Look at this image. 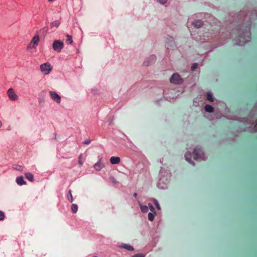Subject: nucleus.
Masks as SVG:
<instances>
[{
    "instance_id": "23",
    "label": "nucleus",
    "mask_w": 257,
    "mask_h": 257,
    "mask_svg": "<svg viewBox=\"0 0 257 257\" xmlns=\"http://www.w3.org/2000/svg\"><path fill=\"white\" fill-rule=\"evenodd\" d=\"M207 99L210 102L213 101V98L210 93H207Z\"/></svg>"
},
{
    "instance_id": "20",
    "label": "nucleus",
    "mask_w": 257,
    "mask_h": 257,
    "mask_svg": "<svg viewBox=\"0 0 257 257\" xmlns=\"http://www.w3.org/2000/svg\"><path fill=\"white\" fill-rule=\"evenodd\" d=\"M191 156H192L191 154L189 152L186 153L185 155L186 161H187L189 163L191 162Z\"/></svg>"
},
{
    "instance_id": "15",
    "label": "nucleus",
    "mask_w": 257,
    "mask_h": 257,
    "mask_svg": "<svg viewBox=\"0 0 257 257\" xmlns=\"http://www.w3.org/2000/svg\"><path fill=\"white\" fill-rule=\"evenodd\" d=\"M205 109L207 112H212L214 110V108L211 105L207 104L205 106Z\"/></svg>"
},
{
    "instance_id": "26",
    "label": "nucleus",
    "mask_w": 257,
    "mask_h": 257,
    "mask_svg": "<svg viewBox=\"0 0 257 257\" xmlns=\"http://www.w3.org/2000/svg\"><path fill=\"white\" fill-rule=\"evenodd\" d=\"M14 168L15 170H18V171H21L23 170V167L21 166L15 165L14 166Z\"/></svg>"
},
{
    "instance_id": "16",
    "label": "nucleus",
    "mask_w": 257,
    "mask_h": 257,
    "mask_svg": "<svg viewBox=\"0 0 257 257\" xmlns=\"http://www.w3.org/2000/svg\"><path fill=\"white\" fill-rule=\"evenodd\" d=\"M121 247L122 248H125L127 249L128 250H133L134 249V247L130 245L126 244H122L121 245Z\"/></svg>"
},
{
    "instance_id": "32",
    "label": "nucleus",
    "mask_w": 257,
    "mask_h": 257,
    "mask_svg": "<svg viewBox=\"0 0 257 257\" xmlns=\"http://www.w3.org/2000/svg\"><path fill=\"white\" fill-rule=\"evenodd\" d=\"M168 0H157V1L162 4H164L167 3Z\"/></svg>"
},
{
    "instance_id": "2",
    "label": "nucleus",
    "mask_w": 257,
    "mask_h": 257,
    "mask_svg": "<svg viewBox=\"0 0 257 257\" xmlns=\"http://www.w3.org/2000/svg\"><path fill=\"white\" fill-rule=\"evenodd\" d=\"M64 43L60 40L54 41L52 47L53 50L57 52H60L64 47Z\"/></svg>"
},
{
    "instance_id": "12",
    "label": "nucleus",
    "mask_w": 257,
    "mask_h": 257,
    "mask_svg": "<svg viewBox=\"0 0 257 257\" xmlns=\"http://www.w3.org/2000/svg\"><path fill=\"white\" fill-rule=\"evenodd\" d=\"M16 182L19 185H23L26 184V182L24 181L23 176H19L16 178Z\"/></svg>"
},
{
    "instance_id": "21",
    "label": "nucleus",
    "mask_w": 257,
    "mask_h": 257,
    "mask_svg": "<svg viewBox=\"0 0 257 257\" xmlns=\"http://www.w3.org/2000/svg\"><path fill=\"white\" fill-rule=\"evenodd\" d=\"M67 199L70 202H72L73 201V197L72 195V192L71 190H69L68 195H67Z\"/></svg>"
},
{
    "instance_id": "27",
    "label": "nucleus",
    "mask_w": 257,
    "mask_h": 257,
    "mask_svg": "<svg viewBox=\"0 0 257 257\" xmlns=\"http://www.w3.org/2000/svg\"><path fill=\"white\" fill-rule=\"evenodd\" d=\"M149 207L151 210V211L153 212L154 213H156L155 212V208L154 207V206H153V205L151 203H149Z\"/></svg>"
},
{
    "instance_id": "35",
    "label": "nucleus",
    "mask_w": 257,
    "mask_h": 257,
    "mask_svg": "<svg viewBox=\"0 0 257 257\" xmlns=\"http://www.w3.org/2000/svg\"><path fill=\"white\" fill-rule=\"evenodd\" d=\"M137 195H138V194H137V193H135L134 194V197H137Z\"/></svg>"
},
{
    "instance_id": "22",
    "label": "nucleus",
    "mask_w": 257,
    "mask_h": 257,
    "mask_svg": "<svg viewBox=\"0 0 257 257\" xmlns=\"http://www.w3.org/2000/svg\"><path fill=\"white\" fill-rule=\"evenodd\" d=\"M141 210L143 212H147L148 211V207L146 205H140Z\"/></svg>"
},
{
    "instance_id": "24",
    "label": "nucleus",
    "mask_w": 257,
    "mask_h": 257,
    "mask_svg": "<svg viewBox=\"0 0 257 257\" xmlns=\"http://www.w3.org/2000/svg\"><path fill=\"white\" fill-rule=\"evenodd\" d=\"M82 157H83L82 154H80L78 157V159H79L78 165H79L80 167H81L83 164V162L81 161V159H82Z\"/></svg>"
},
{
    "instance_id": "18",
    "label": "nucleus",
    "mask_w": 257,
    "mask_h": 257,
    "mask_svg": "<svg viewBox=\"0 0 257 257\" xmlns=\"http://www.w3.org/2000/svg\"><path fill=\"white\" fill-rule=\"evenodd\" d=\"M73 42L72 37L70 35H67V39L66 40V43L67 44L70 45Z\"/></svg>"
},
{
    "instance_id": "4",
    "label": "nucleus",
    "mask_w": 257,
    "mask_h": 257,
    "mask_svg": "<svg viewBox=\"0 0 257 257\" xmlns=\"http://www.w3.org/2000/svg\"><path fill=\"white\" fill-rule=\"evenodd\" d=\"M170 81L171 83L179 84L183 82V80L178 73H175L170 78Z\"/></svg>"
},
{
    "instance_id": "34",
    "label": "nucleus",
    "mask_w": 257,
    "mask_h": 257,
    "mask_svg": "<svg viewBox=\"0 0 257 257\" xmlns=\"http://www.w3.org/2000/svg\"><path fill=\"white\" fill-rule=\"evenodd\" d=\"M170 39H171V40H170V42H167V43H168V46H172V44H172V43H173V42H174V41H173V39L172 38V37H170Z\"/></svg>"
},
{
    "instance_id": "33",
    "label": "nucleus",
    "mask_w": 257,
    "mask_h": 257,
    "mask_svg": "<svg viewBox=\"0 0 257 257\" xmlns=\"http://www.w3.org/2000/svg\"><path fill=\"white\" fill-rule=\"evenodd\" d=\"M91 140H85L84 142V144L85 145H89L91 143Z\"/></svg>"
},
{
    "instance_id": "14",
    "label": "nucleus",
    "mask_w": 257,
    "mask_h": 257,
    "mask_svg": "<svg viewBox=\"0 0 257 257\" xmlns=\"http://www.w3.org/2000/svg\"><path fill=\"white\" fill-rule=\"evenodd\" d=\"M26 178L30 181L33 182L34 181L33 175L30 173H26L25 174Z\"/></svg>"
},
{
    "instance_id": "19",
    "label": "nucleus",
    "mask_w": 257,
    "mask_h": 257,
    "mask_svg": "<svg viewBox=\"0 0 257 257\" xmlns=\"http://www.w3.org/2000/svg\"><path fill=\"white\" fill-rule=\"evenodd\" d=\"M72 212L75 213L78 210V206L75 204H72L71 207Z\"/></svg>"
},
{
    "instance_id": "9",
    "label": "nucleus",
    "mask_w": 257,
    "mask_h": 257,
    "mask_svg": "<svg viewBox=\"0 0 257 257\" xmlns=\"http://www.w3.org/2000/svg\"><path fill=\"white\" fill-rule=\"evenodd\" d=\"M149 61H145L144 62V64L146 66H149L153 63H154L156 61V57L154 55L151 56L149 58L148 60Z\"/></svg>"
},
{
    "instance_id": "38",
    "label": "nucleus",
    "mask_w": 257,
    "mask_h": 257,
    "mask_svg": "<svg viewBox=\"0 0 257 257\" xmlns=\"http://www.w3.org/2000/svg\"><path fill=\"white\" fill-rule=\"evenodd\" d=\"M192 165L194 166L195 165V163L193 162L192 163Z\"/></svg>"
},
{
    "instance_id": "36",
    "label": "nucleus",
    "mask_w": 257,
    "mask_h": 257,
    "mask_svg": "<svg viewBox=\"0 0 257 257\" xmlns=\"http://www.w3.org/2000/svg\"><path fill=\"white\" fill-rule=\"evenodd\" d=\"M2 122H1V121H0V128H1V126H2Z\"/></svg>"
},
{
    "instance_id": "10",
    "label": "nucleus",
    "mask_w": 257,
    "mask_h": 257,
    "mask_svg": "<svg viewBox=\"0 0 257 257\" xmlns=\"http://www.w3.org/2000/svg\"><path fill=\"white\" fill-rule=\"evenodd\" d=\"M104 167L103 164L101 162L99 161L96 163L94 165L93 167L96 171H100Z\"/></svg>"
},
{
    "instance_id": "30",
    "label": "nucleus",
    "mask_w": 257,
    "mask_h": 257,
    "mask_svg": "<svg viewBox=\"0 0 257 257\" xmlns=\"http://www.w3.org/2000/svg\"><path fill=\"white\" fill-rule=\"evenodd\" d=\"M132 257H145V255L143 253H138L134 255Z\"/></svg>"
},
{
    "instance_id": "37",
    "label": "nucleus",
    "mask_w": 257,
    "mask_h": 257,
    "mask_svg": "<svg viewBox=\"0 0 257 257\" xmlns=\"http://www.w3.org/2000/svg\"><path fill=\"white\" fill-rule=\"evenodd\" d=\"M254 127L256 128L257 127V123L255 124V125H254Z\"/></svg>"
},
{
    "instance_id": "28",
    "label": "nucleus",
    "mask_w": 257,
    "mask_h": 257,
    "mask_svg": "<svg viewBox=\"0 0 257 257\" xmlns=\"http://www.w3.org/2000/svg\"><path fill=\"white\" fill-rule=\"evenodd\" d=\"M198 65V63H194L191 67L192 70H193V71L195 70L197 68Z\"/></svg>"
},
{
    "instance_id": "8",
    "label": "nucleus",
    "mask_w": 257,
    "mask_h": 257,
    "mask_svg": "<svg viewBox=\"0 0 257 257\" xmlns=\"http://www.w3.org/2000/svg\"><path fill=\"white\" fill-rule=\"evenodd\" d=\"M202 155V151L200 149H195L193 152V158L195 160H197L198 159L201 158Z\"/></svg>"
},
{
    "instance_id": "7",
    "label": "nucleus",
    "mask_w": 257,
    "mask_h": 257,
    "mask_svg": "<svg viewBox=\"0 0 257 257\" xmlns=\"http://www.w3.org/2000/svg\"><path fill=\"white\" fill-rule=\"evenodd\" d=\"M49 94L54 101L58 103L60 102L61 97L55 91H50Z\"/></svg>"
},
{
    "instance_id": "29",
    "label": "nucleus",
    "mask_w": 257,
    "mask_h": 257,
    "mask_svg": "<svg viewBox=\"0 0 257 257\" xmlns=\"http://www.w3.org/2000/svg\"><path fill=\"white\" fill-rule=\"evenodd\" d=\"M5 214L3 211H0V221L4 220Z\"/></svg>"
},
{
    "instance_id": "3",
    "label": "nucleus",
    "mask_w": 257,
    "mask_h": 257,
    "mask_svg": "<svg viewBox=\"0 0 257 257\" xmlns=\"http://www.w3.org/2000/svg\"><path fill=\"white\" fill-rule=\"evenodd\" d=\"M52 67L49 63H43L40 66V70L42 72L45 74H48L52 70Z\"/></svg>"
},
{
    "instance_id": "6",
    "label": "nucleus",
    "mask_w": 257,
    "mask_h": 257,
    "mask_svg": "<svg viewBox=\"0 0 257 257\" xmlns=\"http://www.w3.org/2000/svg\"><path fill=\"white\" fill-rule=\"evenodd\" d=\"M7 94L9 98L12 101L17 100L18 98V95L16 94L14 90L12 88H9L7 91Z\"/></svg>"
},
{
    "instance_id": "17",
    "label": "nucleus",
    "mask_w": 257,
    "mask_h": 257,
    "mask_svg": "<svg viewBox=\"0 0 257 257\" xmlns=\"http://www.w3.org/2000/svg\"><path fill=\"white\" fill-rule=\"evenodd\" d=\"M59 25H60L59 22L58 21H55L52 22L50 24V27H51V28H52L53 27L57 28L59 26Z\"/></svg>"
},
{
    "instance_id": "25",
    "label": "nucleus",
    "mask_w": 257,
    "mask_h": 257,
    "mask_svg": "<svg viewBox=\"0 0 257 257\" xmlns=\"http://www.w3.org/2000/svg\"><path fill=\"white\" fill-rule=\"evenodd\" d=\"M148 219L149 220L152 221L154 219V215L152 213H149L148 214Z\"/></svg>"
},
{
    "instance_id": "5",
    "label": "nucleus",
    "mask_w": 257,
    "mask_h": 257,
    "mask_svg": "<svg viewBox=\"0 0 257 257\" xmlns=\"http://www.w3.org/2000/svg\"><path fill=\"white\" fill-rule=\"evenodd\" d=\"M40 39L38 35H35L32 39L30 44L28 46L29 49H35L38 46Z\"/></svg>"
},
{
    "instance_id": "11",
    "label": "nucleus",
    "mask_w": 257,
    "mask_h": 257,
    "mask_svg": "<svg viewBox=\"0 0 257 257\" xmlns=\"http://www.w3.org/2000/svg\"><path fill=\"white\" fill-rule=\"evenodd\" d=\"M120 162V159L118 157H111L110 159V162L112 164H118Z\"/></svg>"
},
{
    "instance_id": "31",
    "label": "nucleus",
    "mask_w": 257,
    "mask_h": 257,
    "mask_svg": "<svg viewBox=\"0 0 257 257\" xmlns=\"http://www.w3.org/2000/svg\"><path fill=\"white\" fill-rule=\"evenodd\" d=\"M155 204L156 206V207L158 209H159V210L161 209L160 205H159L158 202L156 200H155Z\"/></svg>"
},
{
    "instance_id": "13",
    "label": "nucleus",
    "mask_w": 257,
    "mask_h": 257,
    "mask_svg": "<svg viewBox=\"0 0 257 257\" xmlns=\"http://www.w3.org/2000/svg\"><path fill=\"white\" fill-rule=\"evenodd\" d=\"M192 24L195 27L199 28L202 26L203 23L200 20H196L193 22Z\"/></svg>"
},
{
    "instance_id": "1",
    "label": "nucleus",
    "mask_w": 257,
    "mask_h": 257,
    "mask_svg": "<svg viewBox=\"0 0 257 257\" xmlns=\"http://www.w3.org/2000/svg\"><path fill=\"white\" fill-rule=\"evenodd\" d=\"M239 38L240 39L239 42H237L238 45H242L241 44V42L242 43L250 42L251 39L250 31L249 30L248 31H245L241 33L239 32Z\"/></svg>"
}]
</instances>
